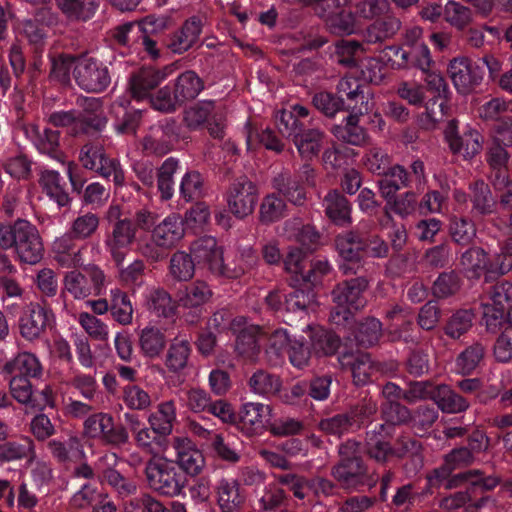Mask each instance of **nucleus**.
I'll list each match as a JSON object with an SVG mask.
<instances>
[{
  "instance_id": "1",
  "label": "nucleus",
  "mask_w": 512,
  "mask_h": 512,
  "mask_svg": "<svg viewBox=\"0 0 512 512\" xmlns=\"http://www.w3.org/2000/svg\"><path fill=\"white\" fill-rule=\"evenodd\" d=\"M0 247L4 250L13 248L18 260L30 265L40 262L44 252L38 229L26 220L0 226Z\"/></svg>"
},
{
  "instance_id": "2",
  "label": "nucleus",
  "mask_w": 512,
  "mask_h": 512,
  "mask_svg": "<svg viewBox=\"0 0 512 512\" xmlns=\"http://www.w3.org/2000/svg\"><path fill=\"white\" fill-rule=\"evenodd\" d=\"M367 287L365 278H355L339 284L332 293L335 307L330 316L331 321L343 325L349 321L354 311L362 309L366 304L363 292Z\"/></svg>"
},
{
  "instance_id": "3",
  "label": "nucleus",
  "mask_w": 512,
  "mask_h": 512,
  "mask_svg": "<svg viewBox=\"0 0 512 512\" xmlns=\"http://www.w3.org/2000/svg\"><path fill=\"white\" fill-rule=\"evenodd\" d=\"M83 274L78 270L67 272L63 278V293L70 294L75 300H83L90 295L100 296L107 287V278L97 266L86 268Z\"/></svg>"
},
{
  "instance_id": "4",
  "label": "nucleus",
  "mask_w": 512,
  "mask_h": 512,
  "mask_svg": "<svg viewBox=\"0 0 512 512\" xmlns=\"http://www.w3.org/2000/svg\"><path fill=\"white\" fill-rule=\"evenodd\" d=\"M358 444L347 441L339 448L340 463L334 467L333 476L345 489H356L367 483L366 468L357 456Z\"/></svg>"
},
{
  "instance_id": "5",
  "label": "nucleus",
  "mask_w": 512,
  "mask_h": 512,
  "mask_svg": "<svg viewBox=\"0 0 512 512\" xmlns=\"http://www.w3.org/2000/svg\"><path fill=\"white\" fill-rule=\"evenodd\" d=\"M83 433L89 439L114 447L126 444L129 439L126 428L116 425L113 416L105 412L88 416L83 423Z\"/></svg>"
},
{
  "instance_id": "6",
  "label": "nucleus",
  "mask_w": 512,
  "mask_h": 512,
  "mask_svg": "<svg viewBox=\"0 0 512 512\" xmlns=\"http://www.w3.org/2000/svg\"><path fill=\"white\" fill-rule=\"evenodd\" d=\"M79 161L85 169L98 173L105 179L112 178L116 186L124 184V172L120 163L107 156L102 145L88 143L84 145L79 153Z\"/></svg>"
},
{
  "instance_id": "7",
  "label": "nucleus",
  "mask_w": 512,
  "mask_h": 512,
  "mask_svg": "<svg viewBox=\"0 0 512 512\" xmlns=\"http://www.w3.org/2000/svg\"><path fill=\"white\" fill-rule=\"evenodd\" d=\"M278 129L287 137H292L295 146L303 159L316 157L323 145V133L318 129L301 131V124L292 115L282 113Z\"/></svg>"
},
{
  "instance_id": "8",
  "label": "nucleus",
  "mask_w": 512,
  "mask_h": 512,
  "mask_svg": "<svg viewBox=\"0 0 512 512\" xmlns=\"http://www.w3.org/2000/svg\"><path fill=\"white\" fill-rule=\"evenodd\" d=\"M146 477L152 489L166 496L181 493L183 484L173 461L164 457H154L146 465Z\"/></svg>"
},
{
  "instance_id": "9",
  "label": "nucleus",
  "mask_w": 512,
  "mask_h": 512,
  "mask_svg": "<svg viewBox=\"0 0 512 512\" xmlns=\"http://www.w3.org/2000/svg\"><path fill=\"white\" fill-rule=\"evenodd\" d=\"M73 77L78 86L88 92H101L110 84L108 68L102 62L88 56L76 58Z\"/></svg>"
},
{
  "instance_id": "10",
  "label": "nucleus",
  "mask_w": 512,
  "mask_h": 512,
  "mask_svg": "<svg viewBox=\"0 0 512 512\" xmlns=\"http://www.w3.org/2000/svg\"><path fill=\"white\" fill-rule=\"evenodd\" d=\"M257 200V187L252 181L245 177L234 181L226 194V202L229 211L239 219H243L252 214Z\"/></svg>"
},
{
  "instance_id": "11",
  "label": "nucleus",
  "mask_w": 512,
  "mask_h": 512,
  "mask_svg": "<svg viewBox=\"0 0 512 512\" xmlns=\"http://www.w3.org/2000/svg\"><path fill=\"white\" fill-rule=\"evenodd\" d=\"M136 239V228L129 219L116 222L106 235L105 247L116 266L123 265L125 257Z\"/></svg>"
},
{
  "instance_id": "12",
  "label": "nucleus",
  "mask_w": 512,
  "mask_h": 512,
  "mask_svg": "<svg viewBox=\"0 0 512 512\" xmlns=\"http://www.w3.org/2000/svg\"><path fill=\"white\" fill-rule=\"evenodd\" d=\"M174 72L173 65L161 70L142 68L131 75L128 91L136 101H143L150 97L151 91L167 79Z\"/></svg>"
},
{
  "instance_id": "13",
  "label": "nucleus",
  "mask_w": 512,
  "mask_h": 512,
  "mask_svg": "<svg viewBox=\"0 0 512 512\" xmlns=\"http://www.w3.org/2000/svg\"><path fill=\"white\" fill-rule=\"evenodd\" d=\"M231 326L237 333L235 348L238 354L247 360L255 361L261 352L259 339L264 335L262 329L257 325H248L244 317L234 319Z\"/></svg>"
},
{
  "instance_id": "14",
  "label": "nucleus",
  "mask_w": 512,
  "mask_h": 512,
  "mask_svg": "<svg viewBox=\"0 0 512 512\" xmlns=\"http://www.w3.org/2000/svg\"><path fill=\"white\" fill-rule=\"evenodd\" d=\"M190 252L199 264H205L212 273L225 277L223 249L214 237L204 236L195 240L190 246Z\"/></svg>"
},
{
  "instance_id": "15",
  "label": "nucleus",
  "mask_w": 512,
  "mask_h": 512,
  "mask_svg": "<svg viewBox=\"0 0 512 512\" xmlns=\"http://www.w3.org/2000/svg\"><path fill=\"white\" fill-rule=\"evenodd\" d=\"M449 76L461 94L471 92L482 80V69L467 58H455L448 67Z\"/></svg>"
},
{
  "instance_id": "16",
  "label": "nucleus",
  "mask_w": 512,
  "mask_h": 512,
  "mask_svg": "<svg viewBox=\"0 0 512 512\" xmlns=\"http://www.w3.org/2000/svg\"><path fill=\"white\" fill-rule=\"evenodd\" d=\"M54 320L52 311L37 303H31L19 319L21 335L27 340L37 339Z\"/></svg>"
},
{
  "instance_id": "17",
  "label": "nucleus",
  "mask_w": 512,
  "mask_h": 512,
  "mask_svg": "<svg viewBox=\"0 0 512 512\" xmlns=\"http://www.w3.org/2000/svg\"><path fill=\"white\" fill-rule=\"evenodd\" d=\"M425 73L428 88L438 94V97L428 102L426 111L421 117L422 124L427 129H432L445 115L446 102L440 97L446 92L447 84L439 73L429 72V70Z\"/></svg>"
},
{
  "instance_id": "18",
  "label": "nucleus",
  "mask_w": 512,
  "mask_h": 512,
  "mask_svg": "<svg viewBox=\"0 0 512 512\" xmlns=\"http://www.w3.org/2000/svg\"><path fill=\"white\" fill-rule=\"evenodd\" d=\"M461 264L467 272L472 274L471 277H477L483 271L506 274L512 268V260L502 261L501 263H498L496 258L488 260L484 250L480 248L467 250L462 255Z\"/></svg>"
},
{
  "instance_id": "19",
  "label": "nucleus",
  "mask_w": 512,
  "mask_h": 512,
  "mask_svg": "<svg viewBox=\"0 0 512 512\" xmlns=\"http://www.w3.org/2000/svg\"><path fill=\"white\" fill-rule=\"evenodd\" d=\"M214 492L221 512H237L246 501L245 491L233 478H221L215 485Z\"/></svg>"
},
{
  "instance_id": "20",
  "label": "nucleus",
  "mask_w": 512,
  "mask_h": 512,
  "mask_svg": "<svg viewBox=\"0 0 512 512\" xmlns=\"http://www.w3.org/2000/svg\"><path fill=\"white\" fill-rule=\"evenodd\" d=\"M445 138L451 151L465 159L474 157L482 147V138L476 130L469 129L460 136L454 122L448 125Z\"/></svg>"
},
{
  "instance_id": "21",
  "label": "nucleus",
  "mask_w": 512,
  "mask_h": 512,
  "mask_svg": "<svg viewBox=\"0 0 512 512\" xmlns=\"http://www.w3.org/2000/svg\"><path fill=\"white\" fill-rule=\"evenodd\" d=\"M340 99L345 103V109L357 111L360 114L367 113L372 108V103L365 96L363 86L357 78L344 77L337 85Z\"/></svg>"
},
{
  "instance_id": "22",
  "label": "nucleus",
  "mask_w": 512,
  "mask_h": 512,
  "mask_svg": "<svg viewBox=\"0 0 512 512\" xmlns=\"http://www.w3.org/2000/svg\"><path fill=\"white\" fill-rule=\"evenodd\" d=\"M212 295L209 285L204 281L197 280L187 286L179 295L178 303L180 307L189 311L192 315L190 321L194 322L202 312L203 306L212 298Z\"/></svg>"
},
{
  "instance_id": "23",
  "label": "nucleus",
  "mask_w": 512,
  "mask_h": 512,
  "mask_svg": "<svg viewBox=\"0 0 512 512\" xmlns=\"http://www.w3.org/2000/svg\"><path fill=\"white\" fill-rule=\"evenodd\" d=\"M23 131L40 153L47 154L57 161H62V153L58 150L59 135L57 132L46 128L40 130L38 125L34 123L25 124Z\"/></svg>"
},
{
  "instance_id": "24",
  "label": "nucleus",
  "mask_w": 512,
  "mask_h": 512,
  "mask_svg": "<svg viewBox=\"0 0 512 512\" xmlns=\"http://www.w3.org/2000/svg\"><path fill=\"white\" fill-rule=\"evenodd\" d=\"M173 446L179 466L190 475L199 474L205 461L203 454L193 442L186 437H177L174 439Z\"/></svg>"
},
{
  "instance_id": "25",
  "label": "nucleus",
  "mask_w": 512,
  "mask_h": 512,
  "mask_svg": "<svg viewBox=\"0 0 512 512\" xmlns=\"http://www.w3.org/2000/svg\"><path fill=\"white\" fill-rule=\"evenodd\" d=\"M336 248L343 263L340 268L344 273L356 270L359 266L360 252L364 250V242L354 232H347L336 238Z\"/></svg>"
},
{
  "instance_id": "26",
  "label": "nucleus",
  "mask_w": 512,
  "mask_h": 512,
  "mask_svg": "<svg viewBox=\"0 0 512 512\" xmlns=\"http://www.w3.org/2000/svg\"><path fill=\"white\" fill-rule=\"evenodd\" d=\"M3 372L10 375L22 377L39 378L42 376L43 367L38 357L30 352H19L3 366Z\"/></svg>"
},
{
  "instance_id": "27",
  "label": "nucleus",
  "mask_w": 512,
  "mask_h": 512,
  "mask_svg": "<svg viewBox=\"0 0 512 512\" xmlns=\"http://www.w3.org/2000/svg\"><path fill=\"white\" fill-rule=\"evenodd\" d=\"M270 416V407L262 403H245L239 412L242 429L251 434L264 429L270 421Z\"/></svg>"
},
{
  "instance_id": "28",
  "label": "nucleus",
  "mask_w": 512,
  "mask_h": 512,
  "mask_svg": "<svg viewBox=\"0 0 512 512\" xmlns=\"http://www.w3.org/2000/svg\"><path fill=\"white\" fill-rule=\"evenodd\" d=\"M184 236L183 222L177 215L167 216L152 232V241L161 248H171Z\"/></svg>"
},
{
  "instance_id": "29",
  "label": "nucleus",
  "mask_w": 512,
  "mask_h": 512,
  "mask_svg": "<svg viewBox=\"0 0 512 512\" xmlns=\"http://www.w3.org/2000/svg\"><path fill=\"white\" fill-rule=\"evenodd\" d=\"M39 185L42 192L59 208L70 204L71 199L65 189V182L55 170H44L39 177Z\"/></svg>"
},
{
  "instance_id": "30",
  "label": "nucleus",
  "mask_w": 512,
  "mask_h": 512,
  "mask_svg": "<svg viewBox=\"0 0 512 512\" xmlns=\"http://www.w3.org/2000/svg\"><path fill=\"white\" fill-rule=\"evenodd\" d=\"M203 21L198 16H192L174 34L169 47L174 53L181 54L190 49L198 40L202 31Z\"/></svg>"
},
{
  "instance_id": "31",
  "label": "nucleus",
  "mask_w": 512,
  "mask_h": 512,
  "mask_svg": "<svg viewBox=\"0 0 512 512\" xmlns=\"http://www.w3.org/2000/svg\"><path fill=\"white\" fill-rule=\"evenodd\" d=\"M144 305L157 317L171 318L176 312V305L170 294L160 288H148L145 291Z\"/></svg>"
},
{
  "instance_id": "32",
  "label": "nucleus",
  "mask_w": 512,
  "mask_h": 512,
  "mask_svg": "<svg viewBox=\"0 0 512 512\" xmlns=\"http://www.w3.org/2000/svg\"><path fill=\"white\" fill-rule=\"evenodd\" d=\"M473 461V454L469 448L462 447L453 450L445 458L443 467L434 470L433 474L429 476L431 485H442L446 478L450 475L451 471L464 465H468Z\"/></svg>"
},
{
  "instance_id": "33",
  "label": "nucleus",
  "mask_w": 512,
  "mask_h": 512,
  "mask_svg": "<svg viewBox=\"0 0 512 512\" xmlns=\"http://www.w3.org/2000/svg\"><path fill=\"white\" fill-rule=\"evenodd\" d=\"M72 232L65 233L56 238L53 242L55 259L64 267H75L82 264V257L79 249L75 248Z\"/></svg>"
},
{
  "instance_id": "34",
  "label": "nucleus",
  "mask_w": 512,
  "mask_h": 512,
  "mask_svg": "<svg viewBox=\"0 0 512 512\" xmlns=\"http://www.w3.org/2000/svg\"><path fill=\"white\" fill-rule=\"evenodd\" d=\"M326 215L338 226L351 223V207L348 200L337 191L329 192L324 198Z\"/></svg>"
},
{
  "instance_id": "35",
  "label": "nucleus",
  "mask_w": 512,
  "mask_h": 512,
  "mask_svg": "<svg viewBox=\"0 0 512 512\" xmlns=\"http://www.w3.org/2000/svg\"><path fill=\"white\" fill-rule=\"evenodd\" d=\"M176 418L175 404L169 400L157 405L156 410L148 416V423L158 435L167 436L172 432Z\"/></svg>"
},
{
  "instance_id": "36",
  "label": "nucleus",
  "mask_w": 512,
  "mask_h": 512,
  "mask_svg": "<svg viewBox=\"0 0 512 512\" xmlns=\"http://www.w3.org/2000/svg\"><path fill=\"white\" fill-rule=\"evenodd\" d=\"M34 442L29 437H22L16 440L0 444V465L23 458H30L33 462Z\"/></svg>"
},
{
  "instance_id": "37",
  "label": "nucleus",
  "mask_w": 512,
  "mask_h": 512,
  "mask_svg": "<svg viewBox=\"0 0 512 512\" xmlns=\"http://www.w3.org/2000/svg\"><path fill=\"white\" fill-rule=\"evenodd\" d=\"M52 455L61 462L81 461L85 452L79 438L72 436L64 442L52 440L48 444Z\"/></svg>"
},
{
  "instance_id": "38",
  "label": "nucleus",
  "mask_w": 512,
  "mask_h": 512,
  "mask_svg": "<svg viewBox=\"0 0 512 512\" xmlns=\"http://www.w3.org/2000/svg\"><path fill=\"white\" fill-rule=\"evenodd\" d=\"M362 114L357 111H351L346 118L345 123L333 128L332 133L336 138L352 145H361L366 140V133L358 125L359 116Z\"/></svg>"
},
{
  "instance_id": "39",
  "label": "nucleus",
  "mask_w": 512,
  "mask_h": 512,
  "mask_svg": "<svg viewBox=\"0 0 512 512\" xmlns=\"http://www.w3.org/2000/svg\"><path fill=\"white\" fill-rule=\"evenodd\" d=\"M110 312L115 321L128 325L133 320L134 309L128 295L119 288L110 290Z\"/></svg>"
},
{
  "instance_id": "40",
  "label": "nucleus",
  "mask_w": 512,
  "mask_h": 512,
  "mask_svg": "<svg viewBox=\"0 0 512 512\" xmlns=\"http://www.w3.org/2000/svg\"><path fill=\"white\" fill-rule=\"evenodd\" d=\"M190 353L191 347L188 340L179 337L174 338L166 354V367L172 372L183 370L187 366Z\"/></svg>"
},
{
  "instance_id": "41",
  "label": "nucleus",
  "mask_w": 512,
  "mask_h": 512,
  "mask_svg": "<svg viewBox=\"0 0 512 512\" xmlns=\"http://www.w3.org/2000/svg\"><path fill=\"white\" fill-rule=\"evenodd\" d=\"M432 394L434 401L444 412L459 413L468 407V402L449 386L439 385L433 390Z\"/></svg>"
},
{
  "instance_id": "42",
  "label": "nucleus",
  "mask_w": 512,
  "mask_h": 512,
  "mask_svg": "<svg viewBox=\"0 0 512 512\" xmlns=\"http://www.w3.org/2000/svg\"><path fill=\"white\" fill-rule=\"evenodd\" d=\"M139 344L146 357L155 358L162 353L166 345V338L160 329L147 326L140 332Z\"/></svg>"
},
{
  "instance_id": "43",
  "label": "nucleus",
  "mask_w": 512,
  "mask_h": 512,
  "mask_svg": "<svg viewBox=\"0 0 512 512\" xmlns=\"http://www.w3.org/2000/svg\"><path fill=\"white\" fill-rule=\"evenodd\" d=\"M258 263V257L255 250L250 247H244L238 251L235 261L226 263L225 277L235 279L242 276Z\"/></svg>"
},
{
  "instance_id": "44",
  "label": "nucleus",
  "mask_w": 512,
  "mask_h": 512,
  "mask_svg": "<svg viewBox=\"0 0 512 512\" xmlns=\"http://www.w3.org/2000/svg\"><path fill=\"white\" fill-rule=\"evenodd\" d=\"M408 184V174L401 166H394L383 173V178L379 181L381 195L389 199L401 188Z\"/></svg>"
},
{
  "instance_id": "45",
  "label": "nucleus",
  "mask_w": 512,
  "mask_h": 512,
  "mask_svg": "<svg viewBox=\"0 0 512 512\" xmlns=\"http://www.w3.org/2000/svg\"><path fill=\"white\" fill-rule=\"evenodd\" d=\"M76 321L91 339L100 342H106L109 339V326L92 313L79 312Z\"/></svg>"
},
{
  "instance_id": "46",
  "label": "nucleus",
  "mask_w": 512,
  "mask_h": 512,
  "mask_svg": "<svg viewBox=\"0 0 512 512\" xmlns=\"http://www.w3.org/2000/svg\"><path fill=\"white\" fill-rule=\"evenodd\" d=\"M459 482L466 483L474 489L484 491L494 489L499 484V479L495 476L483 477L478 470H474L460 473L443 485L446 488H452L457 486Z\"/></svg>"
},
{
  "instance_id": "47",
  "label": "nucleus",
  "mask_w": 512,
  "mask_h": 512,
  "mask_svg": "<svg viewBox=\"0 0 512 512\" xmlns=\"http://www.w3.org/2000/svg\"><path fill=\"white\" fill-rule=\"evenodd\" d=\"M174 137L164 128L152 129L143 140V149L150 154L164 155L171 151Z\"/></svg>"
},
{
  "instance_id": "48",
  "label": "nucleus",
  "mask_w": 512,
  "mask_h": 512,
  "mask_svg": "<svg viewBox=\"0 0 512 512\" xmlns=\"http://www.w3.org/2000/svg\"><path fill=\"white\" fill-rule=\"evenodd\" d=\"M59 9L70 19L86 21L93 17L98 5L94 1L56 0Z\"/></svg>"
},
{
  "instance_id": "49",
  "label": "nucleus",
  "mask_w": 512,
  "mask_h": 512,
  "mask_svg": "<svg viewBox=\"0 0 512 512\" xmlns=\"http://www.w3.org/2000/svg\"><path fill=\"white\" fill-rule=\"evenodd\" d=\"M169 273L177 281L190 280L195 273L191 255L184 251L175 252L170 259Z\"/></svg>"
},
{
  "instance_id": "50",
  "label": "nucleus",
  "mask_w": 512,
  "mask_h": 512,
  "mask_svg": "<svg viewBox=\"0 0 512 512\" xmlns=\"http://www.w3.org/2000/svg\"><path fill=\"white\" fill-rule=\"evenodd\" d=\"M175 89L176 98L185 101L197 97L203 89V84L193 71H186L178 77Z\"/></svg>"
},
{
  "instance_id": "51",
  "label": "nucleus",
  "mask_w": 512,
  "mask_h": 512,
  "mask_svg": "<svg viewBox=\"0 0 512 512\" xmlns=\"http://www.w3.org/2000/svg\"><path fill=\"white\" fill-rule=\"evenodd\" d=\"M285 499V491L276 483H269L264 486L258 495L259 511L273 512L284 503Z\"/></svg>"
},
{
  "instance_id": "52",
  "label": "nucleus",
  "mask_w": 512,
  "mask_h": 512,
  "mask_svg": "<svg viewBox=\"0 0 512 512\" xmlns=\"http://www.w3.org/2000/svg\"><path fill=\"white\" fill-rule=\"evenodd\" d=\"M267 336L266 354L270 358L278 360L284 351H287L291 346L293 339L285 328H277L270 334L264 333Z\"/></svg>"
},
{
  "instance_id": "53",
  "label": "nucleus",
  "mask_w": 512,
  "mask_h": 512,
  "mask_svg": "<svg viewBox=\"0 0 512 512\" xmlns=\"http://www.w3.org/2000/svg\"><path fill=\"white\" fill-rule=\"evenodd\" d=\"M286 204L282 198L275 194L264 197L260 205V220L263 223H272L285 216Z\"/></svg>"
},
{
  "instance_id": "54",
  "label": "nucleus",
  "mask_w": 512,
  "mask_h": 512,
  "mask_svg": "<svg viewBox=\"0 0 512 512\" xmlns=\"http://www.w3.org/2000/svg\"><path fill=\"white\" fill-rule=\"evenodd\" d=\"M249 385L256 394L271 395L279 391L281 383L277 376L259 370L251 376Z\"/></svg>"
},
{
  "instance_id": "55",
  "label": "nucleus",
  "mask_w": 512,
  "mask_h": 512,
  "mask_svg": "<svg viewBox=\"0 0 512 512\" xmlns=\"http://www.w3.org/2000/svg\"><path fill=\"white\" fill-rule=\"evenodd\" d=\"M400 29V21L394 17H388L374 22L365 35L366 41L376 43L393 36Z\"/></svg>"
},
{
  "instance_id": "56",
  "label": "nucleus",
  "mask_w": 512,
  "mask_h": 512,
  "mask_svg": "<svg viewBox=\"0 0 512 512\" xmlns=\"http://www.w3.org/2000/svg\"><path fill=\"white\" fill-rule=\"evenodd\" d=\"M178 169V161L174 158L166 159L161 165L158 172V189L161 192L162 198L165 200L170 199L174 193L173 176Z\"/></svg>"
},
{
  "instance_id": "57",
  "label": "nucleus",
  "mask_w": 512,
  "mask_h": 512,
  "mask_svg": "<svg viewBox=\"0 0 512 512\" xmlns=\"http://www.w3.org/2000/svg\"><path fill=\"white\" fill-rule=\"evenodd\" d=\"M343 359H349L346 364L350 365L353 380L357 385H363L369 380L373 371V365L369 355L359 354L357 356H344Z\"/></svg>"
},
{
  "instance_id": "58",
  "label": "nucleus",
  "mask_w": 512,
  "mask_h": 512,
  "mask_svg": "<svg viewBox=\"0 0 512 512\" xmlns=\"http://www.w3.org/2000/svg\"><path fill=\"white\" fill-rule=\"evenodd\" d=\"M312 347L316 354L330 355L337 351L340 339L334 333L316 328L312 336Z\"/></svg>"
},
{
  "instance_id": "59",
  "label": "nucleus",
  "mask_w": 512,
  "mask_h": 512,
  "mask_svg": "<svg viewBox=\"0 0 512 512\" xmlns=\"http://www.w3.org/2000/svg\"><path fill=\"white\" fill-rule=\"evenodd\" d=\"M474 315L469 310H459L454 313L445 326V333L458 339L472 327Z\"/></svg>"
},
{
  "instance_id": "60",
  "label": "nucleus",
  "mask_w": 512,
  "mask_h": 512,
  "mask_svg": "<svg viewBox=\"0 0 512 512\" xmlns=\"http://www.w3.org/2000/svg\"><path fill=\"white\" fill-rule=\"evenodd\" d=\"M285 232L287 237L295 238L303 245L314 244L319 239V235L313 227L303 226L301 220L297 218L285 223Z\"/></svg>"
},
{
  "instance_id": "61",
  "label": "nucleus",
  "mask_w": 512,
  "mask_h": 512,
  "mask_svg": "<svg viewBox=\"0 0 512 512\" xmlns=\"http://www.w3.org/2000/svg\"><path fill=\"white\" fill-rule=\"evenodd\" d=\"M284 264L286 271L293 275L294 281L299 285L303 284L304 280H310V276L306 275V261L302 250L291 249Z\"/></svg>"
},
{
  "instance_id": "62",
  "label": "nucleus",
  "mask_w": 512,
  "mask_h": 512,
  "mask_svg": "<svg viewBox=\"0 0 512 512\" xmlns=\"http://www.w3.org/2000/svg\"><path fill=\"white\" fill-rule=\"evenodd\" d=\"M484 356V348L475 344L464 350L457 358V370L461 374H470L479 365Z\"/></svg>"
},
{
  "instance_id": "63",
  "label": "nucleus",
  "mask_w": 512,
  "mask_h": 512,
  "mask_svg": "<svg viewBox=\"0 0 512 512\" xmlns=\"http://www.w3.org/2000/svg\"><path fill=\"white\" fill-rule=\"evenodd\" d=\"M182 405L193 412H202L209 408L211 400L209 395L202 389L191 388L184 390L179 395Z\"/></svg>"
},
{
  "instance_id": "64",
  "label": "nucleus",
  "mask_w": 512,
  "mask_h": 512,
  "mask_svg": "<svg viewBox=\"0 0 512 512\" xmlns=\"http://www.w3.org/2000/svg\"><path fill=\"white\" fill-rule=\"evenodd\" d=\"M381 332V322L375 318H369L360 323L355 339L362 346H371L378 342Z\"/></svg>"
}]
</instances>
